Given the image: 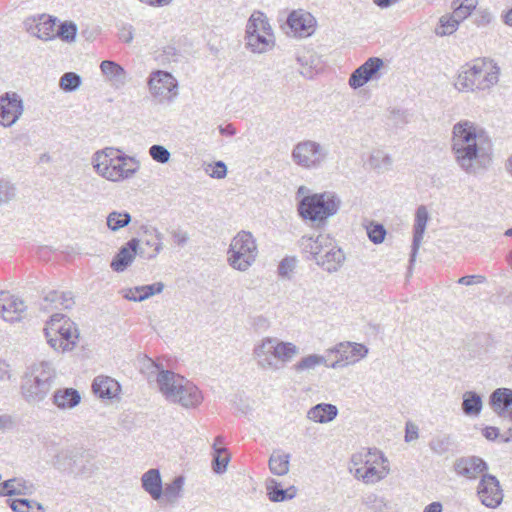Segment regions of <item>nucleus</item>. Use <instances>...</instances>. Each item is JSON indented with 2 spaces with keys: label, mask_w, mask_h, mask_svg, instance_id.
Returning a JSON list of instances; mask_svg holds the SVG:
<instances>
[{
  "label": "nucleus",
  "mask_w": 512,
  "mask_h": 512,
  "mask_svg": "<svg viewBox=\"0 0 512 512\" xmlns=\"http://www.w3.org/2000/svg\"><path fill=\"white\" fill-rule=\"evenodd\" d=\"M451 150L456 163L467 174H479L492 163V144L489 137L469 120L454 124Z\"/></svg>",
  "instance_id": "obj_1"
},
{
  "label": "nucleus",
  "mask_w": 512,
  "mask_h": 512,
  "mask_svg": "<svg viewBox=\"0 0 512 512\" xmlns=\"http://www.w3.org/2000/svg\"><path fill=\"white\" fill-rule=\"evenodd\" d=\"M146 367L156 374V384L164 399L185 409L198 407L203 401L201 390L190 380L170 370L160 369L151 359Z\"/></svg>",
  "instance_id": "obj_2"
},
{
  "label": "nucleus",
  "mask_w": 512,
  "mask_h": 512,
  "mask_svg": "<svg viewBox=\"0 0 512 512\" xmlns=\"http://www.w3.org/2000/svg\"><path fill=\"white\" fill-rule=\"evenodd\" d=\"M299 352V347L293 342L266 336L255 343L252 356L261 371L277 372L292 362Z\"/></svg>",
  "instance_id": "obj_3"
},
{
  "label": "nucleus",
  "mask_w": 512,
  "mask_h": 512,
  "mask_svg": "<svg viewBox=\"0 0 512 512\" xmlns=\"http://www.w3.org/2000/svg\"><path fill=\"white\" fill-rule=\"evenodd\" d=\"M500 68L491 59L477 58L461 66L455 88L459 92H475L491 89L499 81Z\"/></svg>",
  "instance_id": "obj_4"
},
{
  "label": "nucleus",
  "mask_w": 512,
  "mask_h": 512,
  "mask_svg": "<svg viewBox=\"0 0 512 512\" xmlns=\"http://www.w3.org/2000/svg\"><path fill=\"white\" fill-rule=\"evenodd\" d=\"M57 372L52 362L42 360L31 364L24 373L20 392L23 399L31 405L41 403L52 389Z\"/></svg>",
  "instance_id": "obj_5"
},
{
  "label": "nucleus",
  "mask_w": 512,
  "mask_h": 512,
  "mask_svg": "<svg viewBox=\"0 0 512 512\" xmlns=\"http://www.w3.org/2000/svg\"><path fill=\"white\" fill-rule=\"evenodd\" d=\"M351 463L355 467V477L366 484L377 483L389 473L388 460L377 449L362 450L353 454Z\"/></svg>",
  "instance_id": "obj_6"
},
{
  "label": "nucleus",
  "mask_w": 512,
  "mask_h": 512,
  "mask_svg": "<svg viewBox=\"0 0 512 512\" xmlns=\"http://www.w3.org/2000/svg\"><path fill=\"white\" fill-rule=\"evenodd\" d=\"M258 245L251 232L242 230L232 239L227 251V262L233 269L246 272L256 261Z\"/></svg>",
  "instance_id": "obj_7"
},
{
  "label": "nucleus",
  "mask_w": 512,
  "mask_h": 512,
  "mask_svg": "<svg viewBox=\"0 0 512 512\" xmlns=\"http://www.w3.org/2000/svg\"><path fill=\"white\" fill-rule=\"evenodd\" d=\"M245 45L252 53L270 51L275 44L272 27L265 14L254 11L249 17L245 31Z\"/></svg>",
  "instance_id": "obj_8"
},
{
  "label": "nucleus",
  "mask_w": 512,
  "mask_h": 512,
  "mask_svg": "<svg viewBox=\"0 0 512 512\" xmlns=\"http://www.w3.org/2000/svg\"><path fill=\"white\" fill-rule=\"evenodd\" d=\"M341 200L335 194H308L298 204L299 215L310 222H324L335 215Z\"/></svg>",
  "instance_id": "obj_9"
},
{
  "label": "nucleus",
  "mask_w": 512,
  "mask_h": 512,
  "mask_svg": "<svg viewBox=\"0 0 512 512\" xmlns=\"http://www.w3.org/2000/svg\"><path fill=\"white\" fill-rule=\"evenodd\" d=\"M45 335L49 345L55 350L69 351L76 344L79 333L76 325L63 314L55 313L47 322Z\"/></svg>",
  "instance_id": "obj_10"
},
{
  "label": "nucleus",
  "mask_w": 512,
  "mask_h": 512,
  "mask_svg": "<svg viewBox=\"0 0 512 512\" xmlns=\"http://www.w3.org/2000/svg\"><path fill=\"white\" fill-rule=\"evenodd\" d=\"M329 155L328 148L313 140L297 143L291 153L292 160L305 169L320 168Z\"/></svg>",
  "instance_id": "obj_11"
},
{
  "label": "nucleus",
  "mask_w": 512,
  "mask_h": 512,
  "mask_svg": "<svg viewBox=\"0 0 512 512\" xmlns=\"http://www.w3.org/2000/svg\"><path fill=\"white\" fill-rule=\"evenodd\" d=\"M326 352L336 354L338 356L335 361L330 363L329 368L339 369L354 365L366 358L369 349L361 343L344 341L328 348Z\"/></svg>",
  "instance_id": "obj_12"
},
{
  "label": "nucleus",
  "mask_w": 512,
  "mask_h": 512,
  "mask_svg": "<svg viewBox=\"0 0 512 512\" xmlns=\"http://www.w3.org/2000/svg\"><path fill=\"white\" fill-rule=\"evenodd\" d=\"M148 86L152 96L160 102H170L178 95V81L171 73L163 70L151 73Z\"/></svg>",
  "instance_id": "obj_13"
},
{
  "label": "nucleus",
  "mask_w": 512,
  "mask_h": 512,
  "mask_svg": "<svg viewBox=\"0 0 512 512\" xmlns=\"http://www.w3.org/2000/svg\"><path fill=\"white\" fill-rule=\"evenodd\" d=\"M127 160H115L111 165L103 164L96 172L103 178L119 182L131 178L139 169V162L131 156L125 155Z\"/></svg>",
  "instance_id": "obj_14"
},
{
  "label": "nucleus",
  "mask_w": 512,
  "mask_h": 512,
  "mask_svg": "<svg viewBox=\"0 0 512 512\" xmlns=\"http://www.w3.org/2000/svg\"><path fill=\"white\" fill-rule=\"evenodd\" d=\"M23 112V100L16 92H6L0 96V125L11 127Z\"/></svg>",
  "instance_id": "obj_15"
},
{
  "label": "nucleus",
  "mask_w": 512,
  "mask_h": 512,
  "mask_svg": "<svg viewBox=\"0 0 512 512\" xmlns=\"http://www.w3.org/2000/svg\"><path fill=\"white\" fill-rule=\"evenodd\" d=\"M477 494L483 505L488 508L498 507L503 500V491L498 479L490 474H483L477 488Z\"/></svg>",
  "instance_id": "obj_16"
},
{
  "label": "nucleus",
  "mask_w": 512,
  "mask_h": 512,
  "mask_svg": "<svg viewBox=\"0 0 512 512\" xmlns=\"http://www.w3.org/2000/svg\"><path fill=\"white\" fill-rule=\"evenodd\" d=\"M57 18L41 14L25 19L24 26L28 33L41 39L52 40L55 38V26Z\"/></svg>",
  "instance_id": "obj_17"
},
{
  "label": "nucleus",
  "mask_w": 512,
  "mask_h": 512,
  "mask_svg": "<svg viewBox=\"0 0 512 512\" xmlns=\"http://www.w3.org/2000/svg\"><path fill=\"white\" fill-rule=\"evenodd\" d=\"M384 66L383 59L370 57L350 75L349 85L353 89L360 88L370 80L379 78V71Z\"/></svg>",
  "instance_id": "obj_18"
},
{
  "label": "nucleus",
  "mask_w": 512,
  "mask_h": 512,
  "mask_svg": "<svg viewBox=\"0 0 512 512\" xmlns=\"http://www.w3.org/2000/svg\"><path fill=\"white\" fill-rule=\"evenodd\" d=\"M27 306L18 297L9 292H0V317L10 323L20 321L25 314Z\"/></svg>",
  "instance_id": "obj_19"
},
{
  "label": "nucleus",
  "mask_w": 512,
  "mask_h": 512,
  "mask_svg": "<svg viewBox=\"0 0 512 512\" xmlns=\"http://www.w3.org/2000/svg\"><path fill=\"white\" fill-rule=\"evenodd\" d=\"M454 471L469 480H475L488 469L487 463L478 456L460 457L454 462Z\"/></svg>",
  "instance_id": "obj_20"
},
{
  "label": "nucleus",
  "mask_w": 512,
  "mask_h": 512,
  "mask_svg": "<svg viewBox=\"0 0 512 512\" xmlns=\"http://www.w3.org/2000/svg\"><path fill=\"white\" fill-rule=\"evenodd\" d=\"M393 165L392 155L382 148L371 149L364 159V167L378 175L392 171Z\"/></svg>",
  "instance_id": "obj_21"
},
{
  "label": "nucleus",
  "mask_w": 512,
  "mask_h": 512,
  "mask_svg": "<svg viewBox=\"0 0 512 512\" xmlns=\"http://www.w3.org/2000/svg\"><path fill=\"white\" fill-rule=\"evenodd\" d=\"M287 24L295 36L307 37L314 32L316 20L311 13L297 10L290 13Z\"/></svg>",
  "instance_id": "obj_22"
},
{
  "label": "nucleus",
  "mask_w": 512,
  "mask_h": 512,
  "mask_svg": "<svg viewBox=\"0 0 512 512\" xmlns=\"http://www.w3.org/2000/svg\"><path fill=\"white\" fill-rule=\"evenodd\" d=\"M140 240L132 238L120 248L110 263V267L117 273L124 272L138 255V246Z\"/></svg>",
  "instance_id": "obj_23"
},
{
  "label": "nucleus",
  "mask_w": 512,
  "mask_h": 512,
  "mask_svg": "<svg viewBox=\"0 0 512 512\" xmlns=\"http://www.w3.org/2000/svg\"><path fill=\"white\" fill-rule=\"evenodd\" d=\"M345 261V255L343 251L334 243L331 239L330 244H327L323 254L317 261V265L323 270L333 273L337 272Z\"/></svg>",
  "instance_id": "obj_24"
},
{
  "label": "nucleus",
  "mask_w": 512,
  "mask_h": 512,
  "mask_svg": "<svg viewBox=\"0 0 512 512\" xmlns=\"http://www.w3.org/2000/svg\"><path fill=\"white\" fill-rule=\"evenodd\" d=\"M92 390L99 398L111 400L119 398L121 386L115 379L100 375L94 379Z\"/></svg>",
  "instance_id": "obj_25"
},
{
  "label": "nucleus",
  "mask_w": 512,
  "mask_h": 512,
  "mask_svg": "<svg viewBox=\"0 0 512 512\" xmlns=\"http://www.w3.org/2000/svg\"><path fill=\"white\" fill-rule=\"evenodd\" d=\"M330 240L331 238L327 235H319L316 238L303 236L300 240V246L307 259L314 260L317 263L327 244H330Z\"/></svg>",
  "instance_id": "obj_26"
},
{
  "label": "nucleus",
  "mask_w": 512,
  "mask_h": 512,
  "mask_svg": "<svg viewBox=\"0 0 512 512\" xmlns=\"http://www.w3.org/2000/svg\"><path fill=\"white\" fill-rule=\"evenodd\" d=\"M74 304L72 292L50 291L43 299L42 308L50 312L52 310L71 309Z\"/></svg>",
  "instance_id": "obj_27"
},
{
  "label": "nucleus",
  "mask_w": 512,
  "mask_h": 512,
  "mask_svg": "<svg viewBox=\"0 0 512 512\" xmlns=\"http://www.w3.org/2000/svg\"><path fill=\"white\" fill-rule=\"evenodd\" d=\"M61 457H69V463L67 467H64V470H67L68 473L76 476V477H88L92 474L93 465L91 464L88 457L82 454H73L68 455L67 453L58 455L57 459L60 460Z\"/></svg>",
  "instance_id": "obj_28"
},
{
  "label": "nucleus",
  "mask_w": 512,
  "mask_h": 512,
  "mask_svg": "<svg viewBox=\"0 0 512 512\" xmlns=\"http://www.w3.org/2000/svg\"><path fill=\"white\" fill-rule=\"evenodd\" d=\"M52 403L60 410H71L81 402V395L74 388H59L52 395Z\"/></svg>",
  "instance_id": "obj_29"
},
{
  "label": "nucleus",
  "mask_w": 512,
  "mask_h": 512,
  "mask_svg": "<svg viewBox=\"0 0 512 512\" xmlns=\"http://www.w3.org/2000/svg\"><path fill=\"white\" fill-rule=\"evenodd\" d=\"M100 70L106 77L107 81L115 88L123 87L128 80L125 69L112 60H104L100 64Z\"/></svg>",
  "instance_id": "obj_30"
},
{
  "label": "nucleus",
  "mask_w": 512,
  "mask_h": 512,
  "mask_svg": "<svg viewBox=\"0 0 512 512\" xmlns=\"http://www.w3.org/2000/svg\"><path fill=\"white\" fill-rule=\"evenodd\" d=\"M429 219V214L425 206H419L416 210L414 236L412 243V252L410 262L415 261L416 254L420 248L423 236L425 233L426 225Z\"/></svg>",
  "instance_id": "obj_31"
},
{
  "label": "nucleus",
  "mask_w": 512,
  "mask_h": 512,
  "mask_svg": "<svg viewBox=\"0 0 512 512\" xmlns=\"http://www.w3.org/2000/svg\"><path fill=\"white\" fill-rule=\"evenodd\" d=\"M164 289L162 282H156L150 285H142L134 288L125 289L123 297L130 301L141 302L149 297L160 294Z\"/></svg>",
  "instance_id": "obj_32"
},
{
  "label": "nucleus",
  "mask_w": 512,
  "mask_h": 512,
  "mask_svg": "<svg viewBox=\"0 0 512 512\" xmlns=\"http://www.w3.org/2000/svg\"><path fill=\"white\" fill-rule=\"evenodd\" d=\"M142 488L152 499L159 500L162 496V478L158 469H149L141 477Z\"/></svg>",
  "instance_id": "obj_33"
},
{
  "label": "nucleus",
  "mask_w": 512,
  "mask_h": 512,
  "mask_svg": "<svg viewBox=\"0 0 512 512\" xmlns=\"http://www.w3.org/2000/svg\"><path fill=\"white\" fill-rule=\"evenodd\" d=\"M338 415V409L335 405L329 403H320L311 407L307 412V418L315 423H329Z\"/></svg>",
  "instance_id": "obj_34"
},
{
  "label": "nucleus",
  "mask_w": 512,
  "mask_h": 512,
  "mask_svg": "<svg viewBox=\"0 0 512 512\" xmlns=\"http://www.w3.org/2000/svg\"><path fill=\"white\" fill-rule=\"evenodd\" d=\"M162 234L157 230H153V234L143 242L142 246H138V255L144 259H154L162 250Z\"/></svg>",
  "instance_id": "obj_35"
},
{
  "label": "nucleus",
  "mask_w": 512,
  "mask_h": 512,
  "mask_svg": "<svg viewBox=\"0 0 512 512\" xmlns=\"http://www.w3.org/2000/svg\"><path fill=\"white\" fill-rule=\"evenodd\" d=\"M330 363L325 356L320 354H308L303 356L299 361L293 365V370L296 373H305L316 370L319 366L329 368Z\"/></svg>",
  "instance_id": "obj_36"
},
{
  "label": "nucleus",
  "mask_w": 512,
  "mask_h": 512,
  "mask_svg": "<svg viewBox=\"0 0 512 512\" xmlns=\"http://www.w3.org/2000/svg\"><path fill=\"white\" fill-rule=\"evenodd\" d=\"M121 149L115 147H106L94 153L92 157V164L94 169H99L103 164L111 165L115 160H127L124 158Z\"/></svg>",
  "instance_id": "obj_37"
},
{
  "label": "nucleus",
  "mask_w": 512,
  "mask_h": 512,
  "mask_svg": "<svg viewBox=\"0 0 512 512\" xmlns=\"http://www.w3.org/2000/svg\"><path fill=\"white\" fill-rule=\"evenodd\" d=\"M483 407L482 398L474 391L463 394L462 411L467 416H478Z\"/></svg>",
  "instance_id": "obj_38"
},
{
  "label": "nucleus",
  "mask_w": 512,
  "mask_h": 512,
  "mask_svg": "<svg viewBox=\"0 0 512 512\" xmlns=\"http://www.w3.org/2000/svg\"><path fill=\"white\" fill-rule=\"evenodd\" d=\"M477 4L478 0H453L451 4L453 11L450 14L461 23L472 14Z\"/></svg>",
  "instance_id": "obj_39"
},
{
  "label": "nucleus",
  "mask_w": 512,
  "mask_h": 512,
  "mask_svg": "<svg viewBox=\"0 0 512 512\" xmlns=\"http://www.w3.org/2000/svg\"><path fill=\"white\" fill-rule=\"evenodd\" d=\"M290 455L282 452H273L269 459V470L277 476L286 475L289 471Z\"/></svg>",
  "instance_id": "obj_40"
},
{
  "label": "nucleus",
  "mask_w": 512,
  "mask_h": 512,
  "mask_svg": "<svg viewBox=\"0 0 512 512\" xmlns=\"http://www.w3.org/2000/svg\"><path fill=\"white\" fill-rule=\"evenodd\" d=\"M5 488L8 489L9 496L12 495H23L29 496L32 495L35 491L34 485L23 479V478H13L5 481Z\"/></svg>",
  "instance_id": "obj_41"
},
{
  "label": "nucleus",
  "mask_w": 512,
  "mask_h": 512,
  "mask_svg": "<svg viewBox=\"0 0 512 512\" xmlns=\"http://www.w3.org/2000/svg\"><path fill=\"white\" fill-rule=\"evenodd\" d=\"M459 25L460 23L450 13H447L439 18L434 33L439 37L450 36L458 30Z\"/></svg>",
  "instance_id": "obj_42"
},
{
  "label": "nucleus",
  "mask_w": 512,
  "mask_h": 512,
  "mask_svg": "<svg viewBox=\"0 0 512 512\" xmlns=\"http://www.w3.org/2000/svg\"><path fill=\"white\" fill-rule=\"evenodd\" d=\"M6 502L14 512H45L44 506L35 500L7 499Z\"/></svg>",
  "instance_id": "obj_43"
},
{
  "label": "nucleus",
  "mask_w": 512,
  "mask_h": 512,
  "mask_svg": "<svg viewBox=\"0 0 512 512\" xmlns=\"http://www.w3.org/2000/svg\"><path fill=\"white\" fill-rule=\"evenodd\" d=\"M184 482V477L178 476L171 483L166 484L164 489L162 488V495L168 502L174 503L178 500L181 496Z\"/></svg>",
  "instance_id": "obj_44"
},
{
  "label": "nucleus",
  "mask_w": 512,
  "mask_h": 512,
  "mask_svg": "<svg viewBox=\"0 0 512 512\" xmlns=\"http://www.w3.org/2000/svg\"><path fill=\"white\" fill-rule=\"evenodd\" d=\"M268 496L272 502H282L288 499H292L295 496V490L290 489H281L277 487V483L275 480H271L267 484Z\"/></svg>",
  "instance_id": "obj_45"
},
{
  "label": "nucleus",
  "mask_w": 512,
  "mask_h": 512,
  "mask_svg": "<svg viewBox=\"0 0 512 512\" xmlns=\"http://www.w3.org/2000/svg\"><path fill=\"white\" fill-rule=\"evenodd\" d=\"M82 84V78L75 72L64 73L59 81L60 88L65 92H74Z\"/></svg>",
  "instance_id": "obj_46"
},
{
  "label": "nucleus",
  "mask_w": 512,
  "mask_h": 512,
  "mask_svg": "<svg viewBox=\"0 0 512 512\" xmlns=\"http://www.w3.org/2000/svg\"><path fill=\"white\" fill-rule=\"evenodd\" d=\"M77 31L78 28L75 23L65 21L59 25L57 30H55V38L59 37L61 40L70 43L75 41Z\"/></svg>",
  "instance_id": "obj_47"
},
{
  "label": "nucleus",
  "mask_w": 512,
  "mask_h": 512,
  "mask_svg": "<svg viewBox=\"0 0 512 512\" xmlns=\"http://www.w3.org/2000/svg\"><path fill=\"white\" fill-rule=\"evenodd\" d=\"M230 461L228 450H216L213 452L212 469L216 474H223L227 470Z\"/></svg>",
  "instance_id": "obj_48"
},
{
  "label": "nucleus",
  "mask_w": 512,
  "mask_h": 512,
  "mask_svg": "<svg viewBox=\"0 0 512 512\" xmlns=\"http://www.w3.org/2000/svg\"><path fill=\"white\" fill-rule=\"evenodd\" d=\"M131 217L128 213L111 212L107 217L108 227L116 231L129 224Z\"/></svg>",
  "instance_id": "obj_49"
},
{
  "label": "nucleus",
  "mask_w": 512,
  "mask_h": 512,
  "mask_svg": "<svg viewBox=\"0 0 512 512\" xmlns=\"http://www.w3.org/2000/svg\"><path fill=\"white\" fill-rule=\"evenodd\" d=\"M430 449L437 455H443L450 450L451 439L447 435L434 437L429 443Z\"/></svg>",
  "instance_id": "obj_50"
},
{
  "label": "nucleus",
  "mask_w": 512,
  "mask_h": 512,
  "mask_svg": "<svg viewBox=\"0 0 512 512\" xmlns=\"http://www.w3.org/2000/svg\"><path fill=\"white\" fill-rule=\"evenodd\" d=\"M149 155L154 161L161 164L168 163L171 157L169 150L159 144H154L149 148Z\"/></svg>",
  "instance_id": "obj_51"
},
{
  "label": "nucleus",
  "mask_w": 512,
  "mask_h": 512,
  "mask_svg": "<svg viewBox=\"0 0 512 512\" xmlns=\"http://www.w3.org/2000/svg\"><path fill=\"white\" fill-rule=\"evenodd\" d=\"M367 234H368L369 239L373 243L379 244V243L383 242L385 235H386V230L384 229L383 225H381V224H370L367 227Z\"/></svg>",
  "instance_id": "obj_52"
},
{
  "label": "nucleus",
  "mask_w": 512,
  "mask_h": 512,
  "mask_svg": "<svg viewBox=\"0 0 512 512\" xmlns=\"http://www.w3.org/2000/svg\"><path fill=\"white\" fill-rule=\"evenodd\" d=\"M295 268V259L284 258L278 266V274L281 277H287Z\"/></svg>",
  "instance_id": "obj_53"
},
{
  "label": "nucleus",
  "mask_w": 512,
  "mask_h": 512,
  "mask_svg": "<svg viewBox=\"0 0 512 512\" xmlns=\"http://www.w3.org/2000/svg\"><path fill=\"white\" fill-rule=\"evenodd\" d=\"M171 237L173 242L179 247H184L189 240V234L180 228L172 230Z\"/></svg>",
  "instance_id": "obj_54"
},
{
  "label": "nucleus",
  "mask_w": 512,
  "mask_h": 512,
  "mask_svg": "<svg viewBox=\"0 0 512 512\" xmlns=\"http://www.w3.org/2000/svg\"><path fill=\"white\" fill-rule=\"evenodd\" d=\"M493 19L492 13L488 9H478L476 12L475 23L477 26H486Z\"/></svg>",
  "instance_id": "obj_55"
},
{
  "label": "nucleus",
  "mask_w": 512,
  "mask_h": 512,
  "mask_svg": "<svg viewBox=\"0 0 512 512\" xmlns=\"http://www.w3.org/2000/svg\"><path fill=\"white\" fill-rule=\"evenodd\" d=\"M119 38L123 42L130 44L134 39V28L131 24H122L119 29Z\"/></svg>",
  "instance_id": "obj_56"
},
{
  "label": "nucleus",
  "mask_w": 512,
  "mask_h": 512,
  "mask_svg": "<svg viewBox=\"0 0 512 512\" xmlns=\"http://www.w3.org/2000/svg\"><path fill=\"white\" fill-rule=\"evenodd\" d=\"M486 278L482 275H468L458 279V283L466 286L484 283Z\"/></svg>",
  "instance_id": "obj_57"
},
{
  "label": "nucleus",
  "mask_w": 512,
  "mask_h": 512,
  "mask_svg": "<svg viewBox=\"0 0 512 512\" xmlns=\"http://www.w3.org/2000/svg\"><path fill=\"white\" fill-rule=\"evenodd\" d=\"M227 173V167L224 162L218 161L211 169L210 176L213 178H223Z\"/></svg>",
  "instance_id": "obj_58"
},
{
  "label": "nucleus",
  "mask_w": 512,
  "mask_h": 512,
  "mask_svg": "<svg viewBox=\"0 0 512 512\" xmlns=\"http://www.w3.org/2000/svg\"><path fill=\"white\" fill-rule=\"evenodd\" d=\"M482 435L489 441H494L500 437V431L497 427L487 426L482 429Z\"/></svg>",
  "instance_id": "obj_59"
},
{
  "label": "nucleus",
  "mask_w": 512,
  "mask_h": 512,
  "mask_svg": "<svg viewBox=\"0 0 512 512\" xmlns=\"http://www.w3.org/2000/svg\"><path fill=\"white\" fill-rule=\"evenodd\" d=\"M11 378L10 365L5 360L0 359V382L8 381Z\"/></svg>",
  "instance_id": "obj_60"
},
{
  "label": "nucleus",
  "mask_w": 512,
  "mask_h": 512,
  "mask_svg": "<svg viewBox=\"0 0 512 512\" xmlns=\"http://www.w3.org/2000/svg\"><path fill=\"white\" fill-rule=\"evenodd\" d=\"M14 426V420L12 416L8 414H2L0 415V430L5 431L13 428Z\"/></svg>",
  "instance_id": "obj_61"
},
{
  "label": "nucleus",
  "mask_w": 512,
  "mask_h": 512,
  "mask_svg": "<svg viewBox=\"0 0 512 512\" xmlns=\"http://www.w3.org/2000/svg\"><path fill=\"white\" fill-rule=\"evenodd\" d=\"M13 184H11L8 180L4 178H0V192H10L14 190Z\"/></svg>",
  "instance_id": "obj_62"
},
{
  "label": "nucleus",
  "mask_w": 512,
  "mask_h": 512,
  "mask_svg": "<svg viewBox=\"0 0 512 512\" xmlns=\"http://www.w3.org/2000/svg\"><path fill=\"white\" fill-rule=\"evenodd\" d=\"M399 1L400 0H373V2L380 8H388Z\"/></svg>",
  "instance_id": "obj_63"
},
{
  "label": "nucleus",
  "mask_w": 512,
  "mask_h": 512,
  "mask_svg": "<svg viewBox=\"0 0 512 512\" xmlns=\"http://www.w3.org/2000/svg\"><path fill=\"white\" fill-rule=\"evenodd\" d=\"M424 512H442V504L440 502H432L426 506Z\"/></svg>",
  "instance_id": "obj_64"
}]
</instances>
